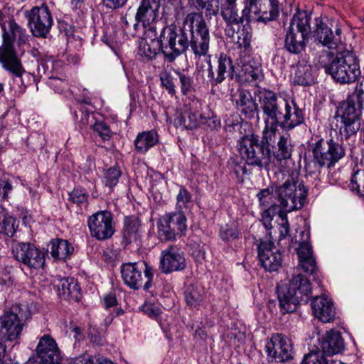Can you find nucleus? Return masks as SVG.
I'll return each instance as SVG.
<instances>
[{
  "instance_id": "f257e3e1",
  "label": "nucleus",
  "mask_w": 364,
  "mask_h": 364,
  "mask_svg": "<svg viewBox=\"0 0 364 364\" xmlns=\"http://www.w3.org/2000/svg\"><path fill=\"white\" fill-rule=\"evenodd\" d=\"M252 98L255 110L262 109L267 116L263 133L275 134L277 126L287 129H292L304 122V112L294 101L289 102L269 90L257 87Z\"/></svg>"
},
{
  "instance_id": "f03ea898",
  "label": "nucleus",
  "mask_w": 364,
  "mask_h": 364,
  "mask_svg": "<svg viewBox=\"0 0 364 364\" xmlns=\"http://www.w3.org/2000/svg\"><path fill=\"white\" fill-rule=\"evenodd\" d=\"M4 18L5 15L4 12L0 11V26L4 31V43L0 46V63L3 68L11 75L14 87L16 84L19 90L24 92L27 85L24 82L23 75L27 76L28 78L32 77L33 81L37 84L41 77V68L38 66L37 75L26 71L21 59L18 57L14 50L13 43L16 39H18V43L25 44L28 41V36L26 34V31L20 27L13 19L9 21V31H7Z\"/></svg>"
},
{
  "instance_id": "7ed1b4c3",
  "label": "nucleus",
  "mask_w": 364,
  "mask_h": 364,
  "mask_svg": "<svg viewBox=\"0 0 364 364\" xmlns=\"http://www.w3.org/2000/svg\"><path fill=\"white\" fill-rule=\"evenodd\" d=\"M236 0H221V15L226 23H240L236 33L237 44L241 48L237 59L236 79L241 85L250 79V2H246L242 16L237 19L235 10Z\"/></svg>"
},
{
  "instance_id": "20e7f679",
  "label": "nucleus",
  "mask_w": 364,
  "mask_h": 364,
  "mask_svg": "<svg viewBox=\"0 0 364 364\" xmlns=\"http://www.w3.org/2000/svg\"><path fill=\"white\" fill-rule=\"evenodd\" d=\"M318 63L327 74L340 84L353 83L360 74L359 60L352 52L336 55L333 52L323 50L318 56Z\"/></svg>"
},
{
  "instance_id": "39448f33",
  "label": "nucleus",
  "mask_w": 364,
  "mask_h": 364,
  "mask_svg": "<svg viewBox=\"0 0 364 364\" xmlns=\"http://www.w3.org/2000/svg\"><path fill=\"white\" fill-rule=\"evenodd\" d=\"M310 282L301 274L293 276L288 283L277 285V294L283 314L293 312L296 306L307 303L311 297Z\"/></svg>"
},
{
  "instance_id": "423d86ee",
  "label": "nucleus",
  "mask_w": 364,
  "mask_h": 364,
  "mask_svg": "<svg viewBox=\"0 0 364 364\" xmlns=\"http://www.w3.org/2000/svg\"><path fill=\"white\" fill-rule=\"evenodd\" d=\"M309 147L312 158L305 160V169L310 174L318 172L323 167L330 168L334 166L346 154L344 147L332 139H319L309 144Z\"/></svg>"
},
{
  "instance_id": "0eeeda50",
  "label": "nucleus",
  "mask_w": 364,
  "mask_h": 364,
  "mask_svg": "<svg viewBox=\"0 0 364 364\" xmlns=\"http://www.w3.org/2000/svg\"><path fill=\"white\" fill-rule=\"evenodd\" d=\"M183 24L188 27L189 48L196 58L205 56L209 51L210 31L202 13L191 12L185 17Z\"/></svg>"
},
{
  "instance_id": "6e6552de",
  "label": "nucleus",
  "mask_w": 364,
  "mask_h": 364,
  "mask_svg": "<svg viewBox=\"0 0 364 364\" xmlns=\"http://www.w3.org/2000/svg\"><path fill=\"white\" fill-rule=\"evenodd\" d=\"M157 43L159 50L165 58L173 62L188 50L190 42L188 33L184 28L178 29L176 26L171 25L162 29Z\"/></svg>"
},
{
  "instance_id": "1a4fd4ad",
  "label": "nucleus",
  "mask_w": 364,
  "mask_h": 364,
  "mask_svg": "<svg viewBox=\"0 0 364 364\" xmlns=\"http://www.w3.org/2000/svg\"><path fill=\"white\" fill-rule=\"evenodd\" d=\"M280 206L287 212L303 207L308 191L298 181V173L292 171L285 182L275 191Z\"/></svg>"
},
{
  "instance_id": "9d476101",
  "label": "nucleus",
  "mask_w": 364,
  "mask_h": 364,
  "mask_svg": "<svg viewBox=\"0 0 364 364\" xmlns=\"http://www.w3.org/2000/svg\"><path fill=\"white\" fill-rule=\"evenodd\" d=\"M120 273L124 284L131 289L149 291L152 287L154 269L145 262L123 263Z\"/></svg>"
},
{
  "instance_id": "9b49d317",
  "label": "nucleus",
  "mask_w": 364,
  "mask_h": 364,
  "mask_svg": "<svg viewBox=\"0 0 364 364\" xmlns=\"http://www.w3.org/2000/svg\"><path fill=\"white\" fill-rule=\"evenodd\" d=\"M28 318L18 305L0 316V339L4 341H15L20 338Z\"/></svg>"
},
{
  "instance_id": "f8f14e48",
  "label": "nucleus",
  "mask_w": 364,
  "mask_h": 364,
  "mask_svg": "<svg viewBox=\"0 0 364 364\" xmlns=\"http://www.w3.org/2000/svg\"><path fill=\"white\" fill-rule=\"evenodd\" d=\"M315 21V41L329 49H337L342 43V31L335 19L326 15H321Z\"/></svg>"
},
{
  "instance_id": "ddd939ff",
  "label": "nucleus",
  "mask_w": 364,
  "mask_h": 364,
  "mask_svg": "<svg viewBox=\"0 0 364 364\" xmlns=\"http://www.w3.org/2000/svg\"><path fill=\"white\" fill-rule=\"evenodd\" d=\"M186 217L182 211L166 213L157 223L159 237L173 241L183 235L187 230Z\"/></svg>"
},
{
  "instance_id": "4468645a",
  "label": "nucleus",
  "mask_w": 364,
  "mask_h": 364,
  "mask_svg": "<svg viewBox=\"0 0 364 364\" xmlns=\"http://www.w3.org/2000/svg\"><path fill=\"white\" fill-rule=\"evenodd\" d=\"M87 226L90 236L100 241L111 238L115 232L113 215L107 210H100L90 215Z\"/></svg>"
},
{
  "instance_id": "2eb2a0df",
  "label": "nucleus",
  "mask_w": 364,
  "mask_h": 364,
  "mask_svg": "<svg viewBox=\"0 0 364 364\" xmlns=\"http://www.w3.org/2000/svg\"><path fill=\"white\" fill-rule=\"evenodd\" d=\"M14 258L26 267L32 269L43 268L46 254L30 242H17L12 247Z\"/></svg>"
},
{
  "instance_id": "dca6fc26",
  "label": "nucleus",
  "mask_w": 364,
  "mask_h": 364,
  "mask_svg": "<svg viewBox=\"0 0 364 364\" xmlns=\"http://www.w3.org/2000/svg\"><path fill=\"white\" fill-rule=\"evenodd\" d=\"M26 17L33 35L46 38L53 25L52 16L48 7H34L26 12Z\"/></svg>"
},
{
  "instance_id": "f3484780",
  "label": "nucleus",
  "mask_w": 364,
  "mask_h": 364,
  "mask_svg": "<svg viewBox=\"0 0 364 364\" xmlns=\"http://www.w3.org/2000/svg\"><path fill=\"white\" fill-rule=\"evenodd\" d=\"M291 341L283 334L273 335L266 345V352L271 361L284 363L292 359Z\"/></svg>"
},
{
  "instance_id": "a211bd4d",
  "label": "nucleus",
  "mask_w": 364,
  "mask_h": 364,
  "mask_svg": "<svg viewBox=\"0 0 364 364\" xmlns=\"http://www.w3.org/2000/svg\"><path fill=\"white\" fill-rule=\"evenodd\" d=\"M186 261L183 252L176 245H169L161 253L159 269L162 273L170 274L183 270Z\"/></svg>"
},
{
  "instance_id": "6ab92c4d",
  "label": "nucleus",
  "mask_w": 364,
  "mask_h": 364,
  "mask_svg": "<svg viewBox=\"0 0 364 364\" xmlns=\"http://www.w3.org/2000/svg\"><path fill=\"white\" fill-rule=\"evenodd\" d=\"M257 246V257L261 267L267 272H277L282 267L283 262L281 252L278 250L273 252V243L271 242L260 240Z\"/></svg>"
},
{
  "instance_id": "aec40b11",
  "label": "nucleus",
  "mask_w": 364,
  "mask_h": 364,
  "mask_svg": "<svg viewBox=\"0 0 364 364\" xmlns=\"http://www.w3.org/2000/svg\"><path fill=\"white\" fill-rule=\"evenodd\" d=\"M301 240L299 242V247L296 253L299 257V266L301 268L311 274L316 272L317 266L316 259L313 255L312 246L310 243V232L301 231Z\"/></svg>"
},
{
  "instance_id": "412c9836",
  "label": "nucleus",
  "mask_w": 364,
  "mask_h": 364,
  "mask_svg": "<svg viewBox=\"0 0 364 364\" xmlns=\"http://www.w3.org/2000/svg\"><path fill=\"white\" fill-rule=\"evenodd\" d=\"M235 73V67L232 60L227 54L220 53L218 58V67L216 70V75L213 71V67L208 62V82L212 87H215L221 84L226 78L225 74L231 79H233Z\"/></svg>"
},
{
  "instance_id": "4be33fe9",
  "label": "nucleus",
  "mask_w": 364,
  "mask_h": 364,
  "mask_svg": "<svg viewBox=\"0 0 364 364\" xmlns=\"http://www.w3.org/2000/svg\"><path fill=\"white\" fill-rule=\"evenodd\" d=\"M36 352L43 364H60V353L55 341L44 335L39 341Z\"/></svg>"
},
{
  "instance_id": "5701e85b",
  "label": "nucleus",
  "mask_w": 364,
  "mask_h": 364,
  "mask_svg": "<svg viewBox=\"0 0 364 364\" xmlns=\"http://www.w3.org/2000/svg\"><path fill=\"white\" fill-rule=\"evenodd\" d=\"M160 6V0H140L135 20L141 21L144 28H146L156 21Z\"/></svg>"
},
{
  "instance_id": "b1692460",
  "label": "nucleus",
  "mask_w": 364,
  "mask_h": 364,
  "mask_svg": "<svg viewBox=\"0 0 364 364\" xmlns=\"http://www.w3.org/2000/svg\"><path fill=\"white\" fill-rule=\"evenodd\" d=\"M252 13L254 14L252 21L266 25L267 23L275 21L278 18L279 14V1L278 0H270L267 3L262 4L261 5L259 4V6L253 9Z\"/></svg>"
},
{
  "instance_id": "393cba45",
  "label": "nucleus",
  "mask_w": 364,
  "mask_h": 364,
  "mask_svg": "<svg viewBox=\"0 0 364 364\" xmlns=\"http://www.w3.org/2000/svg\"><path fill=\"white\" fill-rule=\"evenodd\" d=\"M319 340L321 350L330 357L344 350V340L338 331L334 329L328 331Z\"/></svg>"
},
{
  "instance_id": "a878e982",
  "label": "nucleus",
  "mask_w": 364,
  "mask_h": 364,
  "mask_svg": "<svg viewBox=\"0 0 364 364\" xmlns=\"http://www.w3.org/2000/svg\"><path fill=\"white\" fill-rule=\"evenodd\" d=\"M141 223L138 218L127 217L124 219L122 230V243L125 247L129 245L139 246L141 237Z\"/></svg>"
},
{
  "instance_id": "bb28decb",
  "label": "nucleus",
  "mask_w": 364,
  "mask_h": 364,
  "mask_svg": "<svg viewBox=\"0 0 364 364\" xmlns=\"http://www.w3.org/2000/svg\"><path fill=\"white\" fill-rule=\"evenodd\" d=\"M267 134L264 133L263 139H266V142L263 141L259 143L257 136L252 134V166H258L262 167L269 162L270 150L269 149V141Z\"/></svg>"
},
{
  "instance_id": "cd10ccee",
  "label": "nucleus",
  "mask_w": 364,
  "mask_h": 364,
  "mask_svg": "<svg viewBox=\"0 0 364 364\" xmlns=\"http://www.w3.org/2000/svg\"><path fill=\"white\" fill-rule=\"evenodd\" d=\"M314 316L323 323L333 321L336 311L332 301L324 296H316L311 303Z\"/></svg>"
},
{
  "instance_id": "c85d7f7f",
  "label": "nucleus",
  "mask_w": 364,
  "mask_h": 364,
  "mask_svg": "<svg viewBox=\"0 0 364 364\" xmlns=\"http://www.w3.org/2000/svg\"><path fill=\"white\" fill-rule=\"evenodd\" d=\"M288 29L285 36L284 48L291 54L299 55L306 50L309 36Z\"/></svg>"
},
{
  "instance_id": "c756f323",
  "label": "nucleus",
  "mask_w": 364,
  "mask_h": 364,
  "mask_svg": "<svg viewBox=\"0 0 364 364\" xmlns=\"http://www.w3.org/2000/svg\"><path fill=\"white\" fill-rule=\"evenodd\" d=\"M200 120L203 122V116L198 112L185 110L183 112L176 114L173 124L176 128L191 130L199 126Z\"/></svg>"
},
{
  "instance_id": "7c9ffc66",
  "label": "nucleus",
  "mask_w": 364,
  "mask_h": 364,
  "mask_svg": "<svg viewBox=\"0 0 364 364\" xmlns=\"http://www.w3.org/2000/svg\"><path fill=\"white\" fill-rule=\"evenodd\" d=\"M59 294L65 299L74 301L80 300L82 293L81 288L77 281L73 277H68L60 281L58 285Z\"/></svg>"
},
{
  "instance_id": "2f4dec72",
  "label": "nucleus",
  "mask_w": 364,
  "mask_h": 364,
  "mask_svg": "<svg viewBox=\"0 0 364 364\" xmlns=\"http://www.w3.org/2000/svg\"><path fill=\"white\" fill-rule=\"evenodd\" d=\"M316 75L312 66L304 60L296 64L294 82L301 86H310L315 82Z\"/></svg>"
},
{
  "instance_id": "473e14b6",
  "label": "nucleus",
  "mask_w": 364,
  "mask_h": 364,
  "mask_svg": "<svg viewBox=\"0 0 364 364\" xmlns=\"http://www.w3.org/2000/svg\"><path fill=\"white\" fill-rule=\"evenodd\" d=\"M50 255L59 260L69 259L74 251L73 246L66 240L55 238L50 242Z\"/></svg>"
},
{
  "instance_id": "72a5a7b5",
  "label": "nucleus",
  "mask_w": 364,
  "mask_h": 364,
  "mask_svg": "<svg viewBox=\"0 0 364 364\" xmlns=\"http://www.w3.org/2000/svg\"><path fill=\"white\" fill-rule=\"evenodd\" d=\"M362 109L360 103H355L350 100H346L338 109V116L341 120L360 121Z\"/></svg>"
},
{
  "instance_id": "f704fd0d",
  "label": "nucleus",
  "mask_w": 364,
  "mask_h": 364,
  "mask_svg": "<svg viewBox=\"0 0 364 364\" xmlns=\"http://www.w3.org/2000/svg\"><path fill=\"white\" fill-rule=\"evenodd\" d=\"M159 142V136L155 131L139 133L134 140V146L137 152L144 154Z\"/></svg>"
},
{
  "instance_id": "c9c22d12",
  "label": "nucleus",
  "mask_w": 364,
  "mask_h": 364,
  "mask_svg": "<svg viewBox=\"0 0 364 364\" xmlns=\"http://www.w3.org/2000/svg\"><path fill=\"white\" fill-rule=\"evenodd\" d=\"M19 228V221L5 210L0 209V234L13 237Z\"/></svg>"
},
{
  "instance_id": "e433bc0d",
  "label": "nucleus",
  "mask_w": 364,
  "mask_h": 364,
  "mask_svg": "<svg viewBox=\"0 0 364 364\" xmlns=\"http://www.w3.org/2000/svg\"><path fill=\"white\" fill-rule=\"evenodd\" d=\"M311 16L305 11H298L292 17L290 26L288 29H292L293 31L305 34L310 36L311 33Z\"/></svg>"
},
{
  "instance_id": "4c0bfd02",
  "label": "nucleus",
  "mask_w": 364,
  "mask_h": 364,
  "mask_svg": "<svg viewBox=\"0 0 364 364\" xmlns=\"http://www.w3.org/2000/svg\"><path fill=\"white\" fill-rule=\"evenodd\" d=\"M87 191L81 186H75L68 193L69 205H75L81 210L87 209L89 205Z\"/></svg>"
},
{
  "instance_id": "58836bf2",
  "label": "nucleus",
  "mask_w": 364,
  "mask_h": 364,
  "mask_svg": "<svg viewBox=\"0 0 364 364\" xmlns=\"http://www.w3.org/2000/svg\"><path fill=\"white\" fill-rule=\"evenodd\" d=\"M292 145L289 136H279L277 142V149L274 151V158L279 161L290 159L292 154Z\"/></svg>"
},
{
  "instance_id": "ea45409f",
  "label": "nucleus",
  "mask_w": 364,
  "mask_h": 364,
  "mask_svg": "<svg viewBox=\"0 0 364 364\" xmlns=\"http://www.w3.org/2000/svg\"><path fill=\"white\" fill-rule=\"evenodd\" d=\"M331 359L322 350H311L304 355L301 364H328Z\"/></svg>"
},
{
  "instance_id": "a19ab883",
  "label": "nucleus",
  "mask_w": 364,
  "mask_h": 364,
  "mask_svg": "<svg viewBox=\"0 0 364 364\" xmlns=\"http://www.w3.org/2000/svg\"><path fill=\"white\" fill-rule=\"evenodd\" d=\"M122 176V171L119 166H114L109 167L103 171V183L112 189L119 183V180Z\"/></svg>"
},
{
  "instance_id": "79ce46f5",
  "label": "nucleus",
  "mask_w": 364,
  "mask_h": 364,
  "mask_svg": "<svg viewBox=\"0 0 364 364\" xmlns=\"http://www.w3.org/2000/svg\"><path fill=\"white\" fill-rule=\"evenodd\" d=\"M186 304L191 308H196L200 305L203 300L201 290L195 287H188L184 293Z\"/></svg>"
},
{
  "instance_id": "37998d69",
  "label": "nucleus",
  "mask_w": 364,
  "mask_h": 364,
  "mask_svg": "<svg viewBox=\"0 0 364 364\" xmlns=\"http://www.w3.org/2000/svg\"><path fill=\"white\" fill-rule=\"evenodd\" d=\"M341 123L340 134L345 139H348L351 136L355 135L360 127V121L341 119Z\"/></svg>"
},
{
  "instance_id": "c03bdc74",
  "label": "nucleus",
  "mask_w": 364,
  "mask_h": 364,
  "mask_svg": "<svg viewBox=\"0 0 364 364\" xmlns=\"http://www.w3.org/2000/svg\"><path fill=\"white\" fill-rule=\"evenodd\" d=\"M193 5L198 9H205V15L208 19L216 16L219 11L218 4H213L214 0H192Z\"/></svg>"
},
{
  "instance_id": "a18cd8bd",
  "label": "nucleus",
  "mask_w": 364,
  "mask_h": 364,
  "mask_svg": "<svg viewBox=\"0 0 364 364\" xmlns=\"http://www.w3.org/2000/svg\"><path fill=\"white\" fill-rule=\"evenodd\" d=\"M139 309L149 318L154 319L161 325L163 312L159 306L153 303L145 302L139 307Z\"/></svg>"
},
{
  "instance_id": "49530a36",
  "label": "nucleus",
  "mask_w": 364,
  "mask_h": 364,
  "mask_svg": "<svg viewBox=\"0 0 364 364\" xmlns=\"http://www.w3.org/2000/svg\"><path fill=\"white\" fill-rule=\"evenodd\" d=\"M350 190L355 193L359 196H364V171L363 172L357 171L350 179L349 185Z\"/></svg>"
},
{
  "instance_id": "de8ad7c7",
  "label": "nucleus",
  "mask_w": 364,
  "mask_h": 364,
  "mask_svg": "<svg viewBox=\"0 0 364 364\" xmlns=\"http://www.w3.org/2000/svg\"><path fill=\"white\" fill-rule=\"evenodd\" d=\"M240 235V232L235 224H228L224 227H221L220 230V237L225 242L235 240L237 239Z\"/></svg>"
},
{
  "instance_id": "09e8293b",
  "label": "nucleus",
  "mask_w": 364,
  "mask_h": 364,
  "mask_svg": "<svg viewBox=\"0 0 364 364\" xmlns=\"http://www.w3.org/2000/svg\"><path fill=\"white\" fill-rule=\"evenodd\" d=\"M250 94L249 92L241 90L239 91L238 98L236 100L237 109L247 117H249L250 113Z\"/></svg>"
},
{
  "instance_id": "8fccbe9b",
  "label": "nucleus",
  "mask_w": 364,
  "mask_h": 364,
  "mask_svg": "<svg viewBox=\"0 0 364 364\" xmlns=\"http://www.w3.org/2000/svg\"><path fill=\"white\" fill-rule=\"evenodd\" d=\"M191 200L192 196L190 192L183 186H181L176 196V206L179 211L188 208Z\"/></svg>"
},
{
  "instance_id": "3c124183",
  "label": "nucleus",
  "mask_w": 364,
  "mask_h": 364,
  "mask_svg": "<svg viewBox=\"0 0 364 364\" xmlns=\"http://www.w3.org/2000/svg\"><path fill=\"white\" fill-rule=\"evenodd\" d=\"M181 82V90L183 95H187L193 90V78L182 72H176Z\"/></svg>"
},
{
  "instance_id": "603ef678",
  "label": "nucleus",
  "mask_w": 364,
  "mask_h": 364,
  "mask_svg": "<svg viewBox=\"0 0 364 364\" xmlns=\"http://www.w3.org/2000/svg\"><path fill=\"white\" fill-rule=\"evenodd\" d=\"M92 129L103 141H108L112 137V132L104 122H96L92 125Z\"/></svg>"
},
{
  "instance_id": "864d4df0",
  "label": "nucleus",
  "mask_w": 364,
  "mask_h": 364,
  "mask_svg": "<svg viewBox=\"0 0 364 364\" xmlns=\"http://www.w3.org/2000/svg\"><path fill=\"white\" fill-rule=\"evenodd\" d=\"M250 147V138L248 135H245L242 136L241 141L238 144V150L241 157L246 161L247 164L248 160L250 159V151L249 149Z\"/></svg>"
},
{
  "instance_id": "5fc2aeb1",
  "label": "nucleus",
  "mask_w": 364,
  "mask_h": 364,
  "mask_svg": "<svg viewBox=\"0 0 364 364\" xmlns=\"http://www.w3.org/2000/svg\"><path fill=\"white\" fill-rule=\"evenodd\" d=\"M346 100H350L353 102H355V103H360L361 107H363L364 100V89L363 87V82H360L356 85L353 93L348 95Z\"/></svg>"
},
{
  "instance_id": "6e6d98bb",
  "label": "nucleus",
  "mask_w": 364,
  "mask_h": 364,
  "mask_svg": "<svg viewBox=\"0 0 364 364\" xmlns=\"http://www.w3.org/2000/svg\"><path fill=\"white\" fill-rule=\"evenodd\" d=\"M161 85L166 89L169 94L171 95H175V85L173 83V77L170 73L165 72L160 76Z\"/></svg>"
},
{
  "instance_id": "4d7b16f0",
  "label": "nucleus",
  "mask_w": 364,
  "mask_h": 364,
  "mask_svg": "<svg viewBox=\"0 0 364 364\" xmlns=\"http://www.w3.org/2000/svg\"><path fill=\"white\" fill-rule=\"evenodd\" d=\"M48 84L50 87L56 89L58 92H63L68 87V82L65 79L60 77H54L53 75L49 76Z\"/></svg>"
},
{
  "instance_id": "13d9d810",
  "label": "nucleus",
  "mask_w": 364,
  "mask_h": 364,
  "mask_svg": "<svg viewBox=\"0 0 364 364\" xmlns=\"http://www.w3.org/2000/svg\"><path fill=\"white\" fill-rule=\"evenodd\" d=\"M139 50L141 55H144L149 59L154 58L158 53L156 48H151L150 45L146 42L140 43Z\"/></svg>"
},
{
  "instance_id": "bf43d9fd",
  "label": "nucleus",
  "mask_w": 364,
  "mask_h": 364,
  "mask_svg": "<svg viewBox=\"0 0 364 364\" xmlns=\"http://www.w3.org/2000/svg\"><path fill=\"white\" fill-rule=\"evenodd\" d=\"M103 306L105 309L116 306L118 304L115 293L109 292L102 297Z\"/></svg>"
},
{
  "instance_id": "052dcab7",
  "label": "nucleus",
  "mask_w": 364,
  "mask_h": 364,
  "mask_svg": "<svg viewBox=\"0 0 364 364\" xmlns=\"http://www.w3.org/2000/svg\"><path fill=\"white\" fill-rule=\"evenodd\" d=\"M59 31L63 33L68 39L73 36L74 27L65 21H59L58 23Z\"/></svg>"
},
{
  "instance_id": "680f3d73",
  "label": "nucleus",
  "mask_w": 364,
  "mask_h": 364,
  "mask_svg": "<svg viewBox=\"0 0 364 364\" xmlns=\"http://www.w3.org/2000/svg\"><path fill=\"white\" fill-rule=\"evenodd\" d=\"M257 197L260 203L265 208L270 206L269 200H271V192L269 188L262 190L258 194Z\"/></svg>"
},
{
  "instance_id": "e2e57ef3",
  "label": "nucleus",
  "mask_w": 364,
  "mask_h": 364,
  "mask_svg": "<svg viewBox=\"0 0 364 364\" xmlns=\"http://www.w3.org/2000/svg\"><path fill=\"white\" fill-rule=\"evenodd\" d=\"M203 122L200 121V124H205L207 128L210 130H215L220 127V120L216 117H203Z\"/></svg>"
},
{
  "instance_id": "0e129e2a",
  "label": "nucleus",
  "mask_w": 364,
  "mask_h": 364,
  "mask_svg": "<svg viewBox=\"0 0 364 364\" xmlns=\"http://www.w3.org/2000/svg\"><path fill=\"white\" fill-rule=\"evenodd\" d=\"M282 223L279 227L280 239L284 238L289 232V225L285 214L280 215Z\"/></svg>"
},
{
  "instance_id": "69168bd1",
  "label": "nucleus",
  "mask_w": 364,
  "mask_h": 364,
  "mask_svg": "<svg viewBox=\"0 0 364 364\" xmlns=\"http://www.w3.org/2000/svg\"><path fill=\"white\" fill-rule=\"evenodd\" d=\"M88 338H90V342L95 344L101 343V336L98 329L95 326H90L88 329Z\"/></svg>"
},
{
  "instance_id": "338daca9",
  "label": "nucleus",
  "mask_w": 364,
  "mask_h": 364,
  "mask_svg": "<svg viewBox=\"0 0 364 364\" xmlns=\"http://www.w3.org/2000/svg\"><path fill=\"white\" fill-rule=\"evenodd\" d=\"M127 0H102V4L109 9H117L124 6Z\"/></svg>"
},
{
  "instance_id": "774afa93",
  "label": "nucleus",
  "mask_w": 364,
  "mask_h": 364,
  "mask_svg": "<svg viewBox=\"0 0 364 364\" xmlns=\"http://www.w3.org/2000/svg\"><path fill=\"white\" fill-rule=\"evenodd\" d=\"M74 364H96L92 355L85 354L76 358Z\"/></svg>"
}]
</instances>
